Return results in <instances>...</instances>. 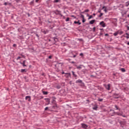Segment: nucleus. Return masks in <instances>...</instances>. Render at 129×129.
Returning a JSON list of instances; mask_svg holds the SVG:
<instances>
[{
  "label": "nucleus",
  "instance_id": "nucleus-1",
  "mask_svg": "<svg viewBox=\"0 0 129 129\" xmlns=\"http://www.w3.org/2000/svg\"><path fill=\"white\" fill-rule=\"evenodd\" d=\"M104 86L106 89H107V90H110V84L104 85Z\"/></svg>",
  "mask_w": 129,
  "mask_h": 129
},
{
  "label": "nucleus",
  "instance_id": "nucleus-2",
  "mask_svg": "<svg viewBox=\"0 0 129 129\" xmlns=\"http://www.w3.org/2000/svg\"><path fill=\"white\" fill-rule=\"evenodd\" d=\"M76 83H81L82 86L84 85V84L82 83V80H78L76 81Z\"/></svg>",
  "mask_w": 129,
  "mask_h": 129
},
{
  "label": "nucleus",
  "instance_id": "nucleus-3",
  "mask_svg": "<svg viewBox=\"0 0 129 129\" xmlns=\"http://www.w3.org/2000/svg\"><path fill=\"white\" fill-rule=\"evenodd\" d=\"M81 125L83 128H87L88 127V126L85 123H82Z\"/></svg>",
  "mask_w": 129,
  "mask_h": 129
},
{
  "label": "nucleus",
  "instance_id": "nucleus-4",
  "mask_svg": "<svg viewBox=\"0 0 129 129\" xmlns=\"http://www.w3.org/2000/svg\"><path fill=\"white\" fill-rule=\"evenodd\" d=\"M100 26H102L103 28H104L106 27L105 23H104V22L102 21L100 23Z\"/></svg>",
  "mask_w": 129,
  "mask_h": 129
},
{
  "label": "nucleus",
  "instance_id": "nucleus-5",
  "mask_svg": "<svg viewBox=\"0 0 129 129\" xmlns=\"http://www.w3.org/2000/svg\"><path fill=\"white\" fill-rule=\"evenodd\" d=\"M25 99L26 100H28L29 101H31V96H27L26 97H25Z\"/></svg>",
  "mask_w": 129,
  "mask_h": 129
},
{
  "label": "nucleus",
  "instance_id": "nucleus-6",
  "mask_svg": "<svg viewBox=\"0 0 129 129\" xmlns=\"http://www.w3.org/2000/svg\"><path fill=\"white\" fill-rule=\"evenodd\" d=\"M26 63V60H24L23 62H21V64H22V65H23V67H27V65L25 64Z\"/></svg>",
  "mask_w": 129,
  "mask_h": 129
},
{
  "label": "nucleus",
  "instance_id": "nucleus-7",
  "mask_svg": "<svg viewBox=\"0 0 129 129\" xmlns=\"http://www.w3.org/2000/svg\"><path fill=\"white\" fill-rule=\"evenodd\" d=\"M123 113H122V112L120 113V112H117L115 113V114H117V115L121 116V115H122Z\"/></svg>",
  "mask_w": 129,
  "mask_h": 129
},
{
  "label": "nucleus",
  "instance_id": "nucleus-8",
  "mask_svg": "<svg viewBox=\"0 0 129 129\" xmlns=\"http://www.w3.org/2000/svg\"><path fill=\"white\" fill-rule=\"evenodd\" d=\"M95 22V20H91V21H90V25H93V24H94Z\"/></svg>",
  "mask_w": 129,
  "mask_h": 129
},
{
  "label": "nucleus",
  "instance_id": "nucleus-9",
  "mask_svg": "<svg viewBox=\"0 0 129 129\" xmlns=\"http://www.w3.org/2000/svg\"><path fill=\"white\" fill-rule=\"evenodd\" d=\"M119 33V31H118L116 32H115L113 35L115 36H117V35H118V33Z\"/></svg>",
  "mask_w": 129,
  "mask_h": 129
},
{
  "label": "nucleus",
  "instance_id": "nucleus-10",
  "mask_svg": "<svg viewBox=\"0 0 129 129\" xmlns=\"http://www.w3.org/2000/svg\"><path fill=\"white\" fill-rule=\"evenodd\" d=\"M74 24H78V25H81V23L80 22V21H75Z\"/></svg>",
  "mask_w": 129,
  "mask_h": 129
},
{
  "label": "nucleus",
  "instance_id": "nucleus-11",
  "mask_svg": "<svg viewBox=\"0 0 129 129\" xmlns=\"http://www.w3.org/2000/svg\"><path fill=\"white\" fill-rule=\"evenodd\" d=\"M82 66H83V65H80V66H77V69H79V70H80V69H81L82 68L81 67H82Z\"/></svg>",
  "mask_w": 129,
  "mask_h": 129
},
{
  "label": "nucleus",
  "instance_id": "nucleus-12",
  "mask_svg": "<svg viewBox=\"0 0 129 129\" xmlns=\"http://www.w3.org/2000/svg\"><path fill=\"white\" fill-rule=\"evenodd\" d=\"M72 73L73 76H74V77H77V75H76L75 74V73H74V72H73V71L72 72Z\"/></svg>",
  "mask_w": 129,
  "mask_h": 129
},
{
  "label": "nucleus",
  "instance_id": "nucleus-13",
  "mask_svg": "<svg viewBox=\"0 0 129 129\" xmlns=\"http://www.w3.org/2000/svg\"><path fill=\"white\" fill-rule=\"evenodd\" d=\"M45 100H46V101L48 102V104L50 103V99L48 98H45Z\"/></svg>",
  "mask_w": 129,
  "mask_h": 129
},
{
  "label": "nucleus",
  "instance_id": "nucleus-14",
  "mask_svg": "<svg viewBox=\"0 0 129 129\" xmlns=\"http://www.w3.org/2000/svg\"><path fill=\"white\" fill-rule=\"evenodd\" d=\"M93 109H94V110H97V106L96 105L93 108Z\"/></svg>",
  "mask_w": 129,
  "mask_h": 129
},
{
  "label": "nucleus",
  "instance_id": "nucleus-15",
  "mask_svg": "<svg viewBox=\"0 0 129 129\" xmlns=\"http://www.w3.org/2000/svg\"><path fill=\"white\" fill-rule=\"evenodd\" d=\"M42 92L44 95H47V94H48V92L43 91Z\"/></svg>",
  "mask_w": 129,
  "mask_h": 129
},
{
  "label": "nucleus",
  "instance_id": "nucleus-16",
  "mask_svg": "<svg viewBox=\"0 0 129 129\" xmlns=\"http://www.w3.org/2000/svg\"><path fill=\"white\" fill-rule=\"evenodd\" d=\"M120 70L122 72H125V69H123V68H121L120 69Z\"/></svg>",
  "mask_w": 129,
  "mask_h": 129
},
{
  "label": "nucleus",
  "instance_id": "nucleus-17",
  "mask_svg": "<svg viewBox=\"0 0 129 129\" xmlns=\"http://www.w3.org/2000/svg\"><path fill=\"white\" fill-rule=\"evenodd\" d=\"M88 12H89V10L88 9H87V10H85L83 13H88Z\"/></svg>",
  "mask_w": 129,
  "mask_h": 129
},
{
  "label": "nucleus",
  "instance_id": "nucleus-18",
  "mask_svg": "<svg viewBox=\"0 0 129 129\" xmlns=\"http://www.w3.org/2000/svg\"><path fill=\"white\" fill-rule=\"evenodd\" d=\"M102 16H103V13H100V15L99 16V18H101Z\"/></svg>",
  "mask_w": 129,
  "mask_h": 129
},
{
  "label": "nucleus",
  "instance_id": "nucleus-19",
  "mask_svg": "<svg viewBox=\"0 0 129 129\" xmlns=\"http://www.w3.org/2000/svg\"><path fill=\"white\" fill-rule=\"evenodd\" d=\"M118 34H119V35H122V34H123V32H122V31H119Z\"/></svg>",
  "mask_w": 129,
  "mask_h": 129
},
{
  "label": "nucleus",
  "instance_id": "nucleus-20",
  "mask_svg": "<svg viewBox=\"0 0 129 129\" xmlns=\"http://www.w3.org/2000/svg\"><path fill=\"white\" fill-rule=\"evenodd\" d=\"M26 72V70L25 69H22L21 70V72L22 73H24V72Z\"/></svg>",
  "mask_w": 129,
  "mask_h": 129
},
{
  "label": "nucleus",
  "instance_id": "nucleus-21",
  "mask_svg": "<svg viewBox=\"0 0 129 129\" xmlns=\"http://www.w3.org/2000/svg\"><path fill=\"white\" fill-rule=\"evenodd\" d=\"M92 18H93V16H92V15H91L89 16L88 20H90V19H92Z\"/></svg>",
  "mask_w": 129,
  "mask_h": 129
},
{
  "label": "nucleus",
  "instance_id": "nucleus-22",
  "mask_svg": "<svg viewBox=\"0 0 129 129\" xmlns=\"http://www.w3.org/2000/svg\"><path fill=\"white\" fill-rule=\"evenodd\" d=\"M54 41H55V42H57V41H58V38H54Z\"/></svg>",
  "mask_w": 129,
  "mask_h": 129
},
{
  "label": "nucleus",
  "instance_id": "nucleus-23",
  "mask_svg": "<svg viewBox=\"0 0 129 129\" xmlns=\"http://www.w3.org/2000/svg\"><path fill=\"white\" fill-rule=\"evenodd\" d=\"M69 20H70V19L69 18H67L66 20V22H69Z\"/></svg>",
  "mask_w": 129,
  "mask_h": 129
},
{
  "label": "nucleus",
  "instance_id": "nucleus-24",
  "mask_svg": "<svg viewBox=\"0 0 129 129\" xmlns=\"http://www.w3.org/2000/svg\"><path fill=\"white\" fill-rule=\"evenodd\" d=\"M82 22L83 23H85V22H86V20H85V19H83V20H82Z\"/></svg>",
  "mask_w": 129,
  "mask_h": 129
},
{
  "label": "nucleus",
  "instance_id": "nucleus-25",
  "mask_svg": "<svg viewBox=\"0 0 129 129\" xmlns=\"http://www.w3.org/2000/svg\"><path fill=\"white\" fill-rule=\"evenodd\" d=\"M81 18H82V19H84V15H81Z\"/></svg>",
  "mask_w": 129,
  "mask_h": 129
},
{
  "label": "nucleus",
  "instance_id": "nucleus-26",
  "mask_svg": "<svg viewBox=\"0 0 129 129\" xmlns=\"http://www.w3.org/2000/svg\"><path fill=\"white\" fill-rule=\"evenodd\" d=\"M98 100L99 101H102V100H103V99L99 98V99H98Z\"/></svg>",
  "mask_w": 129,
  "mask_h": 129
},
{
  "label": "nucleus",
  "instance_id": "nucleus-27",
  "mask_svg": "<svg viewBox=\"0 0 129 129\" xmlns=\"http://www.w3.org/2000/svg\"><path fill=\"white\" fill-rule=\"evenodd\" d=\"M104 11L105 13H107V10L106 9V8H105Z\"/></svg>",
  "mask_w": 129,
  "mask_h": 129
},
{
  "label": "nucleus",
  "instance_id": "nucleus-28",
  "mask_svg": "<svg viewBox=\"0 0 129 129\" xmlns=\"http://www.w3.org/2000/svg\"><path fill=\"white\" fill-rule=\"evenodd\" d=\"M59 0H54V3H58Z\"/></svg>",
  "mask_w": 129,
  "mask_h": 129
},
{
  "label": "nucleus",
  "instance_id": "nucleus-29",
  "mask_svg": "<svg viewBox=\"0 0 129 129\" xmlns=\"http://www.w3.org/2000/svg\"><path fill=\"white\" fill-rule=\"evenodd\" d=\"M96 29V28L95 27H94V28H93V32H95Z\"/></svg>",
  "mask_w": 129,
  "mask_h": 129
},
{
  "label": "nucleus",
  "instance_id": "nucleus-30",
  "mask_svg": "<svg viewBox=\"0 0 129 129\" xmlns=\"http://www.w3.org/2000/svg\"><path fill=\"white\" fill-rule=\"evenodd\" d=\"M67 74L68 75V76L69 77H70V76H71V74H70V73H67V74Z\"/></svg>",
  "mask_w": 129,
  "mask_h": 129
},
{
  "label": "nucleus",
  "instance_id": "nucleus-31",
  "mask_svg": "<svg viewBox=\"0 0 129 129\" xmlns=\"http://www.w3.org/2000/svg\"><path fill=\"white\" fill-rule=\"evenodd\" d=\"M49 109V108L48 107H45V110H48Z\"/></svg>",
  "mask_w": 129,
  "mask_h": 129
},
{
  "label": "nucleus",
  "instance_id": "nucleus-32",
  "mask_svg": "<svg viewBox=\"0 0 129 129\" xmlns=\"http://www.w3.org/2000/svg\"><path fill=\"white\" fill-rule=\"evenodd\" d=\"M115 108H116V109H118V107H117V105H115Z\"/></svg>",
  "mask_w": 129,
  "mask_h": 129
},
{
  "label": "nucleus",
  "instance_id": "nucleus-33",
  "mask_svg": "<svg viewBox=\"0 0 129 129\" xmlns=\"http://www.w3.org/2000/svg\"><path fill=\"white\" fill-rule=\"evenodd\" d=\"M16 46H17V44H13V47H16Z\"/></svg>",
  "mask_w": 129,
  "mask_h": 129
},
{
  "label": "nucleus",
  "instance_id": "nucleus-34",
  "mask_svg": "<svg viewBox=\"0 0 129 129\" xmlns=\"http://www.w3.org/2000/svg\"><path fill=\"white\" fill-rule=\"evenodd\" d=\"M80 56H83V53H81L80 54Z\"/></svg>",
  "mask_w": 129,
  "mask_h": 129
},
{
  "label": "nucleus",
  "instance_id": "nucleus-35",
  "mask_svg": "<svg viewBox=\"0 0 129 129\" xmlns=\"http://www.w3.org/2000/svg\"><path fill=\"white\" fill-rule=\"evenodd\" d=\"M19 59H21V57L19 56V57L17 58V60H19Z\"/></svg>",
  "mask_w": 129,
  "mask_h": 129
},
{
  "label": "nucleus",
  "instance_id": "nucleus-36",
  "mask_svg": "<svg viewBox=\"0 0 129 129\" xmlns=\"http://www.w3.org/2000/svg\"><path fill=\"white\" fill-rule=\"evenodd\" d=\"M105 8H106V7H105V6L103 7H102V10H103V9H105Z\"/></svg>",
  "mask_w": 129,
  "mask_h": 129
},
{
  "label": "nucleus",
  "instance_id": "nucleus-37",
  "mask_svg": "<svg viewBox=\"0 0 129 129\" xmlns=\"http://www.w3.org/2000/svg\"><path fill=\"white\" fill-rule=\"evenodd\" d=\"M126 27H127V30L128 31H129V26H126Z\"/></svg>",
  "mask_w": 129,
  "mask_h": 129
},
{
  "label": "nucleus",
  "instance_id": "nucleus-38",
  "mask_svg": "<svg viewBox=\"0 0 129 129\" xmlns=\"http://www.w3.org/2000/svg\"><path fill=\"white\" fill-rule=\"evenodd\" d=\"M43 33H44V34H47V32H46V31H43Z\"/></svg>",
  "mask_w": 129,
  "mask_h": 129
},
{
  "label": "nucleus",
  "instance_id": "nucleus-39",
  "mask_svg": "<svg viewBox=\"0 0 129 129\" xmlns=\"http://www.w3.org/2000/svg\"><path fill=\"white\" fill-rule=\"evenodd\" d=\"M48 58H49V59H52V56H49Z\"/></svg>",
  "mask_w": 129,
  "mask_h": 129
},
{
  "label": "nucleus",
  "instance_id": "nucleus-40",
  "mask_svg": "<svg viewBox=\"0 0 129 129\" xmlns=\"http://www.w3.org/2000/svg\"><path fill=\"white\" fill-rule=\"evenodd\" d=\"M79 41H83V39H82V38H81L80 39H79Z\"/></svg>",
  "mask_w": 129,
  "mask_h": 129
},
{
  "label": "nucleus",
  "instance_id": "nucleus-41",
  "mask_svg": "<svg viewBox=\"0 0 129 129\" xmlns=\"http://www.w3.org/2000/svg\"><path fill=\"white\" fill-rule=\"evenodd\" d=\"M4 5H5V6H7V5H8V4H7V3H4Z\"/></svg>",
  "mask_w": 129,
  "mask_h": 129
},
{
  "label": "nucleus",
  "instance_id": "nucleus-42",
  "mask_svg": "<svg viewBox=\"0 0 129 129\" xmlns=\"http://www.w3.org/2000/svg\"><path fill=\"white\" fill-rule=\"evenodd\" d=\"M129 6V3H128L127 5H126V6L127 7Z\"/></svg>",
  "mask_w": 129,
  "mask_h": 129
},
{
  "label": "nucleus",
  "instance_id": "nucleus-43",
  "mask_svg": "<svg viewBox=\"0 0 129 129\" xmlns=\"http://www.w3.org/2000/svg\"><path fill=\"white\" fill-rule=\"evenodd\" d=\"M73 57H74V58H75V57H76V55H74L73 56Z\"/></svg>",
  "mask_w": 129,
  "mask_h": 129
},
{
  "label": "nucleus",
  "instance_id": "nucleus-44",
  "mask_svg": "<svg viewBox=\"0 0 129 129\" xmlns=\"http://www.w3.org/2000/svg\"><path fill=\"white\" fill-rule=\"evenodd\" d=\"M123 117H125V115H121Z\"/></svg>",
  "mask_w": 129,
  "mask_h": 129
},
{
  "label": "nucleus",
  "instance_id": "nucleus-45",
  "mask_svg": "<svg viewBox=\"0 0 129 129\" xmlns=\"http://www.w3.org/2000/svg\"><path fill=\"white\" fill-rule=\"evenodd\" d=\"M39 2V0H36V3H38Z\"/></svg>",
  "mask_w": 129,
  "mask_h": 129
},
{
  "label": "nucleus",
  "instance_id": "nucleus-46",
  "mask_svg": "<svg viewBox=\"0 0 129 129\" xmlns=\"http://www.w3.org/2000/svg\"><path fill=\"white\" fill-rule=\"evenodd\" d=\"M105 36H108V34H105Z\"/></svg>",
  "mask_w": 129,
  "mask_h": 129
},
{
  "label": "nucleus",
  "instance_id": "nucleus-47",
  "mask_svg": "<svg viewBox=\"0 0 129 129\" xmlns=\"http://www.w3.org/2000/svg\"><path fill=\"white\" fill-rule=\"evenodd\" d=\"M126 35H127V36H129L128 33H126Z\"/></svg>",
  "mask_w": 129,
  "mask_h": 129
},
{
  "label": "nucleus",
  "instance_id": "nucleus-48",
  "mask_svg": "<svg viewBox=\"0 0 129 129\" xmlns=\"http://www.w3.org/2000/svg\"><path fill=\"white\" fill-rule=\"evenodd\" d=\"M126 38L127 39H128L129 37H128V36H126Z\"/></svg>",
  "mask_w": 129,
  "mask_h": 129
},
{
  "label": "nucleus",
  "instance_id": "nucleus-49",
  "mask_svg": "<svg viewBox=\"0 0 129 129\" xmlns=\"http://www.w3.org/2000/svg\"><path fill=\"white\" fill-rule=\"evenodd\" d=\"M62 74H65V73L62 72Z\"/></svg>",
  "mask_w": 129,
  "mask_h": 129
},
{
  "label": "nucleus",
  "instance_id": "nucleus-50",
  "mask_svg": "<svg viewBox=\"0 0 129 129\" xmlns=\"http://www.w3.org/2000/svg\"><path fill=\"white\" fill-rule=\"evenodd\" d=\"M72 63H75L74 61H72Z\"/></svg>",
  "mask_w": 129,
  "mask_h": 129
},
{
  "label": "nucleus",
  "instance_id": "nucleus-51",
  "mask_svg": "<svg viewBox=\"0 0 129 129\" xmlns=\"http://www.w3.org/2000/svg\"><path fill=\"white\" fill-rule=\"evenodd\" d=\"M93 16H95V14L94 13V14H93Z\"/></svg>",
  "mask_w": 129,
  "mask_h": 129
},
{
  "label": "nucleus",
  "instance_id": "nucleus-52",
  "mask_svg": "<svg viewBox=\"0 0 129 129\" xmlns=\"http://www.w3.org/2000/svg\"><path fill=\"white\" fill-rule=\"evenodd\" d=\"M100 12H101L100 11H98V13H100Z\"/></svg>",
  "mask_w": 129,
  "mask_h": 129
},
{
  "label": "nucleus",
  "instance_id": "nucleus-53",
  "mask_svg": "<svg viewBox=\"0 0 129 129\" xmlns=\"http://www.w3.org/2000/svg\"><path fill=\"white\" fill-rule=\"evenodd\" d=\"M128 18H129V14L127 15Z\"/></svg>",
  "mask_w": 129,
  "mask_h": 129
},
{
  "label": "nucleus",
  "instance_id": "nucleus-54",
  "mask_svg": "<svg viewBox=\"0 0 129 129\" xmlns=\"http://www.w3.org/2000/svg\"><path fill=\"white\" fill-rule=\"evenodd\" d=\"M36 36H37V37H39V36L38 35V34H37Z\"/></svg>",
  "mask_w": 129,
  "mask_h": 129
},
{
  "label": "nucleus",
  "instance_id": "nucleus-55",
  "mask_svg": "<svg viewBox=\"0 0 129 129\" xmlns=\"http://www.w3.org/2000/svg\"><path fill=\"white\" fill-rule=\"evenodd\" d=\"M81 1H82L83 2H84V0H81Z\"/></svg>",
  "mask_w": 129,
  "mask_h": 129
}]
</instances>
